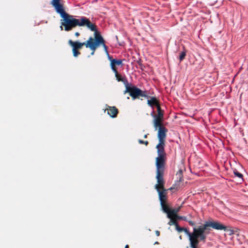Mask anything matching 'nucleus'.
<instances>
[{
	"mask_svg": "<svg viewBox=\"0 0 248 248\" xmlns=\"http://www.w3.org/2000/svg\"><path fill=\"white\" fill-rule=\"evenodd\" d=\"M210 228L217 230L227 231V227L222 224L218 221H208L205 222L202 225L198 227H194L193 234L199 238L201 241L205 243L207 235L209 234L211 231Z\"/></svg>",
	"mask_w": 248,
	"mask_h": 248,
	"instance_id": "nucleus-3",
	"label": "nucleus"
},
{
	"mask_svg": "<svg viewBox=\"0 0 248 248\" xmlns=\"http://www.w3.org/2000/svg\"><path fill=\"white\" fill-rule=\"evenodd\" d=\"M155 234L157 236H159L160 235V232L159 231H156Z\"/></svg>",
	"mask_w": 248,
	"mask_h": 248,
	"instance_id": "nucleus-27",
	"label": "nucleus"
},
{
	"mask_svg": "<svg viewBox=\"0 0 248 248\" xmlns=\"http://www.w3.org/2000/svg\"><path fill=\"white\" fill-rule=\"evenodd\" d=\"M165 166H155V178L157 183L155 185V188L158 192L160 203L167 202V191L168 189H166L164 187L165 182L164 180Z\"/></svg>",
	"mask_w": 248,
	"mask_h": 248,
	"instance_id": "nucleus-4",
	"label": "nucleus"
},
{
	"mask_svg": "<svg viewBox=\"0 0 248 248\" xmlns=\"http://www.w3.org/2000/svg\"><path fill=\"white\" fill-rule=\"evenodd\" d=\"M191 248H198V247H190Z\"/></svg>",
	"mask_w": 248,
	"mask_h": 248,
	"instance_id": "nucleus-32",
	"label": "nucleus"
},
{
	"mask_svg": "<svg viewBox=\"0 0 248 248\" xmlns=\"http://www.w3.org/2000/svg\"><path fill=\"white\" fill-rule=\"evenodd\" d=\"M138 142H139V143H140V144H144L146 146L148 145V144H149V142L148 141H147V140L146 141H144V140H140V139L138 140Z\"/></svg>",
	"mask_w": 248,
	"mask_h": 248,
	"instance_id": "nucleus-24",
	"label": "nucleus"
},
{
	"mask_svg": "<svg viewBox=\"0 0 248 248\" xmlns=\"http://www.w3.org/2000/svg\"><path fill=\"white\" fill-rule=\"evenodd\" d=\"M147 137V134L145 135L144 136V138H146Z\"/></svg>",
	"mask_w": 248,
	"mask_h": 248,
	"instance_id": "nucleus-31",
	"label": "nucleus"
},
{
	"mask_svg": "<svg viewBox=\"0 0 248 248\" xmlns=\"http://www.w3.org/2000/svg\"><path fill=\"white\" fill-rule=\"evenodd\" d=\"M155 119L154 121V126L156 129L157 127H164L162 125V121H163V119L162 118H159L156 117H154Z\"/></svg>",
	"mask_w": 248,
	"mask_h": 248,
	"instance_id": "nucleus-14",
	"label": "nucleus"
},
{
	"mask_svg": "<svg viewBox=\"0 0 248 248\" xmlns=\"http://www.w3.org/2000/svg\"><path fill=\"white\" fill-rule=\"evenodd\" d=\"M157 115H154L153 114H154V111H153V112L152 113L151 115L152 116H153V117H159V118H163V116H164V110H162L161 108V107L160 106H157Z\"/></svg>",
	"mask_w": 248,
	"mask_h": 248,
	"instance_id": "nucleus-16",
	"label": "nucleus"
},
{
	"mask_svg": "<svg viewBox=\"0 0 248 248\" xmlns=\"http://www.w3.org/2000/svg\"><path fill=\"white\" fill-rule=\"evenodd\" d=\"M161 208L163 211L164 212L167 214V216L168 215V214L170 213V211L171 210V209L170 208L169 205L167 204V202H163L160 203Z\"/></svg>",
	"mask_w": 248,
	"mask_h": 248,
	"instance_id": "nucleus-15",
	"label": "nucleus"
},
{
	"mask_svg": "<svg viewBox=\"0 0 248 248\" xmlns=\"http://www.w3.org/2000/svg\"><path fill=\"white\" fill-rule=\"evenodd\" d=\"M167 217L170 219V220L168 223L169 225H174L175 227L178 224L177 223V219L174 216L170 215V214H168Z\"/></svg>",
	"mask_w": 248,
	"mask_h": 248,
	"instance_id": "nucleus-13",
	"label": "nucleus"
},
{
	"mask_svg": "<svg viewBox=\"0 0 248 248\" xmlns=\"http://www.w3.org/2000/svg\"><path fill=\"white\" fill-rule=\"evenodd\" d=\"M186 56V51H183L180 53L179 59L180 60V62H182L184 60V59L185 58Z\"/></svg>",
	"mask_w": 248,
	"mask_h": 248,
	"instance_id": "nucleus-20",
	"label": "nucleus"
},
{
	"mask_svg": "<svg viewBox=\"0 0 248 248\" xmlns=\"http://www.w3.org/2000/svg\"><path fill=\"white\" fill-rule=\"evenodd\" d=\"M113 71L115 73V77L118 81L122 82L124 84L125 87H126V86H127L129 84L128 81L126 77L125 76L122 77L120 74L118 73L117 70Z\"/></svg>",
	"mask_w": 248,
	"mask_h": 248,
	"instance_id": "nucleus-10",
	"label": "nucleus"
},
{
	"mask_svg": "<svg viewBox=\"0 0 248 248\" xmlns=\"http://www.w3.org/2000/svg\"><path fill=\"white\" fill-rule=\"evenodd\" d=\"M177 181L179 182H182L183 180V171L182 170H179L176 174Z\"/></svg>",
	"mask_w": 248,
	"mask_h": 248,
	"instance_id": "nucleus-17",
	"label": "nucleus"
},
{
	"mask_svg": "<svg viewBox=\"0 0 248 248\" xmlns=\"http://www.w3.org/2000/svg\"><path fill=\"white\" fill-rule=\"evenodd\" d=\"M182 207V205H181L179 207H178V208L171 209V210L170 211V215L174 216L175 217V216L177 215V213L179 212V211L181 209Z\"/></svg>",
	"mask_w": 248,
	"mask_h": 248,
	"instance_id": "nucleus-18",
	"label": "nucleus"
},
{
	"mask_svg": "<svg viewBox=\"0 0 248 248\" xmlns=\"http://www.w3.org/2000/svg\"><path fill=\"white\" fill-rule=\"evenodd\" d=\"M92 37H90L86 42L83 43H81L78 41L73 42L72 40H69L68 41V44L73 47L72 52L73 56L75 57H77L80 54V52L78 50L81 49L83 46H85L87 48H90V46H88L87 44L89 42L92 43Z\"/></svg>",
	"mask_w": 248,
	"mask_h": 248,
	"instance_id": "nucleus-7",
	"label": "nucleus"
},
{
	"mask_svg": "<svg viewBox=\"0 0 248 248\" xmlns=\"http://www.w3.org/2000/svg\"><path fill=\"white\" fill-rule=\"evenodd\" d=\"M50 3L53 7L63 5L61 3V0H52Z\"/></svg>",
	"mask_w": 248,
	"mask_h": 248,
	"instance_id": "nucleus-19",
	"label": "nucleus"
},
{
	"mask_svg": "<svg viewBox=\"0 0 248 248\" xmlns=\"http://www.w3.org/2000/svg\"><path fill=\"white\" fill-rule=\"evenodd\" d=\"M167 132L168 129L165 127H161L158 129L157 138L159 143L156 146L157 156L155 159V166H166L167 157L165 147Z\"/></svg>",
	"mask_w": 248,
	"mask_h": 248,
	"instance_id": "nucleus-2",
	"label": "nucleus"
},
{
	"mask_svg": "<svg viewBox=\"0 0 248 248\" xmlns=\"http://www.w3.org/2000/svg\"><path fill=\"white\" fill-rule=\"evenodd\" d=\"M129 93L133 100L139 98L140 97H148V91L147 90L142 91L131 84H128L125 87L124 93Z\"/></svg>",
	"mask_w": 248,
	"mask_h": 248,
	"instance_id": "nucleus-6",
	"label": "nucleus"
},
{
	"mask_svg": "<svg viewBox=\"0 0 248 248\" xmlns=\"http://www.w3.org/2000/svg\"><path fill=\"white\" fill-rule=\"evenodd\" d=\"M125 248H129V246H128V245H125Z\"/></svg>",
	"mask_w": 248,
	"mask_h": 248,
	"instance_id": "nucleus-30",
	"label": "nucleus"
},
{
	"mask_svg": "<svg viewBox=\"0 0 248 248\" xmlns=\"http://www.w3.org/2000/svg\"><path fill=\"white\" fill-rule=\"evenodd\" d=\"M158 244H159V242L157 241L155 242V243H154V245H158Z\"/></svg>",
	"mask_w": 248,
	"mask_h": 248,
	"instance_id": "nucleus-29",
	"label": "nucleus"
},
{
	"mask_svg": "<svg viewBox=\"0 0 248 248\" xmlns=\"http://www.w3.org/2000/svg\"><path fill=\"white\" fill-rule=\"evenodd\" d=\"M175 217L177 220H183L185 221H187L186 217L185 216H180L177 215V216H175Z\"/></svg>",
	"mask_w": 248,
	"mask_h": 248,
	"instance_id": "nucleus-23",
	"label": "nucleus"
},
{
	"mask_svg": "<svg viewBox=\"0 0 248 248\" xmlns=\"http://www.w3.org/2000/svg\"><path fill=\"white\" fill-rule=\"evenodd\" d=\"M56 12L59 14L62 18L61 26V30H63L62 26L65 31H68L77 26H86L91 31L95 30V25L92 23L90 20L86 17L82 16L80 18L77 19L72 15H69L65 12L63 5L54 7Z\"/></svg>",
	"mask_w": 248,
	"mask_h": 248,
	"instance_id": "nucleus-1",
	"label": "nucleus"
},
{
	"mask_svg": "<svg viewBox=\"0 0 248 248\" xmlns=\"http://www.w3.org/2000/svg\"><path fill=\"white\" fill-rule=\"evenodd\" d=\"M76 36L78 37L79 36V33L78 32H76L75 33Z\"/></svg>",
	"mask_w": 248,
	"mask_h": 248,
	"instance_id": "nucleus-28",
	"label": "nucleus"
},
{
	"mask_svg": "<svg viewBox=\"0 0 248 248\" xmlns=\"http://www.w3.org/2000/svg\"><path fill=\"white\" fill-rule=\"evenodd\" d=\"M175 229L179 232L183 231V228L180 227L178 224L175 226Z\"/></svg>",
	"mask_w": 248,
	"mask_h": 248,
	"instance_id": "nucleus-25",
	"label": "nucleus"
},
{
	"mask_svg": "<svg viewBox=\"0 0 248 248\" xmlns=\"http://www.w3.org/2000/svg\"><path fill=\"white\" fill-rule=\"evenodd\" d=\"M147 98H150V99L147 100V104L152 107L153 109H154V106H155L156 107L157 106H160L158 100L154 96H148V97H147Z\"/></svg>",
	"mask_w": 248,
	"mask_h": 248,
	"instance_id": "nucleus-11",
	"label": "nucleus"
},
{
	"mask_svg": "<svg viewBox=\"0 0 248 248\" xmlns=\"http://www.w3.org/2000/svg\"><path fill=\"white\" fill-rule=\"evenodd\" d=\"M94 31V38H93V40L91 42H89L87 44L88 46H90V49L92 50L91 54L92 55H94V52L97 48L100 45H102L107 54L108 56L109 54L108 51V46L105 44V40L102 37V35L98 32L96 29V26H95V30L93 31Z\"/></svg>",
	"mask_w": 248,
	"mask_h": 248,
	"instance_id": "nucleus-5",
	"label": "nucleus"
},
{
	"mask_svg": "<svg viewBox=\"0 0 248 248\" xmlns=\"http://www.w3.org/2000/svg\"><path fill=\"white\" fill-rule=\"evenodd\" d=\"M189 240L190 247H198L200 241H201L199 238L193 234L190 237Z\"/></svg>",
	"mask_w": 248,
	"mask_h": 248,
	"instance_id": "nucleus-12",
	"label": "nucleus"
},
{
	"mask_svg": "<svg viewBox=\"0 0 248 248\" xmlns=\"http://www.w3.org/2000/svg\"><path fill=\"white\" fill-rule=\"evenodd\" d=\"M187 221L188 222L190 226L195 227V223L194 221L191 220H187Z\"/></svg>",
	"mask_w": 248,
	"mask_h": 248,
	"instance_id": "nucleus-26",
	"label": "nucleus"
},
{
	"mask_svg": "<svg viewBox=\"0 0 248 248\" xmlns=\"http://www.w3.org/2000/svg\"><path fill=\"white\" fill-rule=\"evenodd\" d=\"M108 59L110 61V67L112 71L117 70L116 65H123V60L114 59L111 57L108 56Z\"/></svg>",
	"mask_w": 248,
	"mask_h": 248,
	"instance_id": "nucleus-8",
	"label": "nucleus"
},
{
	"mask_svg": "<svg viewBox=\"0 0 248 248\" xmlns=\"http://www.w3.org/2000/svg\"><path fill=\"white\" fill-rule=\"evenodd\" d=\"M234 174L235 176L238 177L239 178L243 179V175L237 170L234 171Z\"/></svg>",
	"mask_w": 248,
	"mask_h": 248,
	"instance_id": "nucleus-22",
	"label": "nucleus"
},
{
	"mask_svg": "<svg viewBox=\"0 0 248 248\" xmlns=\"http://www.w3.org/2000/svg\"><path fill=\"white\" fill-rule=\"evenodd\" d=\"M107 108L105 109L108 110V114L111 118H116L118 114V109L114 106L110 107L107 105Z\"/></svg>",
	"mask_w": 248,
	"mask_h": 248,
	"instance_id": "nucleus-9",
	"label": "nucleus"
},
{
	"mask_svg": "<svg viewBox=\"0 0 248 248\" xmlns=\"http://www.w3.org/2000/svg\"><path fill=\"white\" fill-rule=\"evenodd\" d=\"M180 238L181 239H182V237L181 236H180Z\"/></svg>",
	"mask_w": 248,
	"mask_h": 248,
	"instance_id": "nucleus-33",
	"label": "nucleus"
},
{
	"mask_svg": "<svg viewBox=\"0 0 248 248\" xmlns=\"http://www.w3.org/2000/svg\"><path fill=\"white\" fill-rule=\"evenodd\" d=\"M183 231L188 236L189 238H190V237H191V235H193V232H190L189 231L188 229L186 228H183Z\"/></svg>",
	"mask_w": 248,
	"mask_h": 248,
	"instance_id": "nucleus-21",
	"label": "nucleus"
}]
</instances>
